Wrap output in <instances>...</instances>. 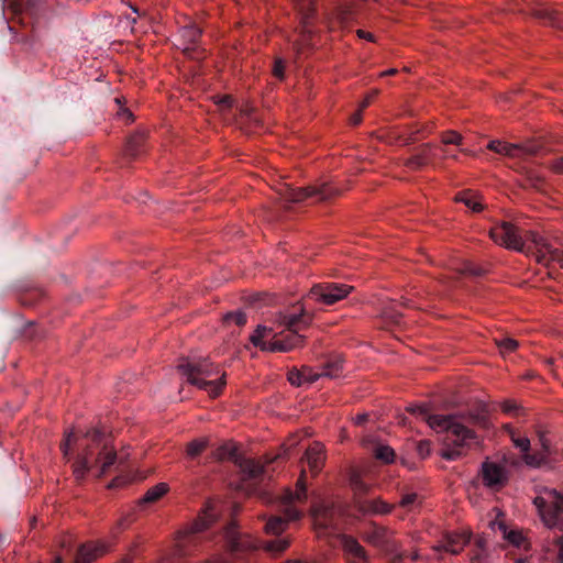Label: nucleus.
Wrapping results in <instances>:
<instances>
[{"label": "nucleus", "mask_w": 563, "mask_h": 563, "mask_svg": "<svg viewBox=\"0 0 563 563\" xmlns=\"http://www.w3.org/2000/svg\"><path fill=\"white\" fill-rule=\"evenodd\" d=\"M407 410L426 421L437 432L446 433L444 448L441 451L442 459L446 461H456L473 445L479 444L478 437L468 427L470 424L486 427L488 423L483 412L434 415L427 405H411Z\"/></svg>", "instance_id": "1"}, {"label": "nucleus", "mask_w": 563, "mask_h": 563, "mask_svg": "<svg viewBox=\"0 0 563 563\" xmlns=\"http://www.w3.org/2000/svg\"><path fill=\"white\" fill-rule=\"evenodd\" d=\"M489 235L495 243L508 250L533 253L540 264L549 265L550 262L560 263L563 260V241L555 239L552 243L534 231H527L522 236L519 229L510 222H501L492 228Z\"/></svg>", "instance_id": "2"}, {"label": "nucleus", "mask_w": 563, "mask_h": 563, "mask_svg": "<svg viewBox=\"0 0 563 563\" xmlns=\"http://www.w3.org/2000/svg\"><path fill=\"white\" fill-rule=\"evenodd\" d=\"M79 446L81 451L73 464V474L77 482H81L90 470L98 468V475L102 476L118 462L122 463V457L111 446L110 435L99 428L88 430Z\"/></svg>", "instance_id": "3"}, {"label": "nucleus", "mask_w": 563, "mask_h": 563, "mask_svg": "<svg viewBox=\"0 0 563 563\" xmlns=\"http://www.w3.org/2000/svg\"><path fill=\"white\" fill-rule=\"evenodd\" d=\"M307 500V486L305 481V472L302 471L301 476L298 478L296 484V490L287 489L280 498V512L282 515H273L265 522V531L267 534L276 536V539L265 542V550L273 553L279 554L284 552L290 544L288 537H278L283 533L288 522L299 520L302 516L301 510L298 509L297 505L303 504Z\"/></svg>", "instance_id": "4"}, {"label": "nucleus", "mask_w": 563, "mask_h": 563, "mask_svg": "<svg viewBox=\"0 0 563 563\" xmlns=\"http://www.w3.org/2000/svg\"><path fill=\"white\" fill-rule=\"evenodd\" d=\"M177 368L187 377L189 384L206 390L211 397H218L225 385L222 378L208 379L219 374L218 367L208 357H184Z\"/></svg>", "instance_id": "5"}, {"label": "nucleus", "mask_w": 563, "mask_h": 563, "mask_svg": "<svg viewBox=\"0 0 563 563\" xmlns=\"http://www.w3.org/2000/svg\"><path fill=\"white\" fill-rule=\"evenodd\" d=\"M349 482L353 490L354 509L358 514L362 516L388 515L393 511L395 507L393 504L383 500L380 497H368L371 486L363 481L358 471H351Z\"/></svg>", "instance_id": "6"}, {"label": "nucleus", "mask_w": 563, "mask_h": 563, "mask_svg": "<svg viewBox=\"0 0 563 563\" xmlns=\"http://www.w3.org/2000/svg\"><path fill=\"white\" fill-rule=\"evenodd\" d=\"M533 504L538 512L550 529L563 532V493L554 488L540 487Z\"/></svg>", "instance_id": "7"}, {"label": "nucleus", "mask_w": 563, "mask_h": 563, "mask_svg": "<svg viewBox=\"0 0 563 563\" xmlns=\"http://www.w3.org/2000/svg\"><path fill=\"white\" fill-rule=\"evenodd\" d=\"M214 457L218 460H230L240 468L242 481L247 485L255 486L264 478V465L253 459L242 457L233 443H224L217 449Z\"/></svg>", "instance_id": "8"}, {"label": "nucleus", "mask_w": 563, "mask_h": 563, "mask_svg": "<svg viewBox=\"0 0 563 563\" xmlns=\"http://www.w3.org/2000/svg\"><path fill=\"white\" fill-rule=\"evenodd\" d=\"M312 319L313 314L302 306L295 307L292 312L280 313L278 321L286 327L289 333L279 340L283 345L288 347V352L302 345L305 336L299 334V331L307 329Z\"/></svg>", "instance_id": "9"}, {"label": "nucleus", "mask_w": 563, "mask_h": 563, "mask_svg": "<svg viewBox=\"0 0 563 563\" xmlns=\"http://www.w3.org/2000/svg\"><path fill=\"white\" fill-rule=\"evenodd\" d=\"M342 190L329 183H321L308 187H286L280 191L282 199L287 203L301 202L312 198L318 202H328L340 196Z\"/></svg>", "instance_id": "10"}, {"label": "nucleus", "mask_w": 563, "mask_h": 563, "mask_svg": "<svg viewBox=\"0 0 563 563\" xmlns=\"http://www.w3.org/2000/svg\"><path fill=\"white\" fill-rule=\"evenodd\" d=\"M364 539L368 543L393 555L390 563L401 562L402 554L398 553L400 544L394 538V532L389 530L387 527L379 526L375 522H371L367 529L364 531Z\"/></svg>", "instance_id": "11"}, {"label": "nucleus", "mask_w": 563, "mask_h": 563, "mask_svg": "<svg viewBox=\"0 0 563 563\" xmlns=\"http://www.w3.org/2000/svg\"><path fill=\"white\" fill-rule=\"evenodd\" d=\"M487 148L489 151L505 155L510 158L528 159L529 157L537 156L541 152L542 146L538 142L514 144L499 140H494L487 144Z\"/></svg>", "instance_id": "12"}, {"label": "nucleus", "mask_w": 563, "mask_h": 563, "mask_svg": "<svg viewBox=\"0 0 563 563\" xmlns=\"http://www.w3.org/2000/svg\"><path fill=\"white\" fill-rule=\"evenodd\" d=\"M353 289L345 284L320 283L311 287L307 298L324 305H333L344 299Z\"/></svg>", "instance_id": "13"}, {"label": "nucleus", "mask_w": 563, "mask_h": 563, "mask_svg": "<svg viewBox=\"0 0 563 563\" xmlns=\"http://www.w3.org/2000/svg\"><path fill=\"white\" fill-rule=\"evenodd\" d=\"M311 516L317 530L325 532L328 530L336 529L339 510L334 504L320 501L313 505Z\"/></svg>", "instance_id": "14"}, {"label": "nucleus", "mask_w": 563, "mask_h": 563, "mask_svg": "<svg viewBox=\"0 0 563 563\" xmlns=\"http://www.w3.org/2000/svg\"><path fill=\"white\" fill-rule=\"evenodd\" d=\"M538 442L540 445V450L533 452L532 454H527L525 456V463L530 467H552L553 462L555 461L556 450L552 446L550 440L543 431H538Z\"/></svg>", "instance_id": "15"}, {"label": "nucleus", "mask_w": 563, "mask_h": 563, "mask_svg": "<svg viewBox=\"0 0 563 563\" xmlns=\"http://www.w3.org/2000/svg\"><path fill=\"white\" fill-rule=\"evenodd\" d=\"M438 151H441L445 156L448 155L441 146H435L431 143L422 144L416 148V152L409 158H407L405 165L412 170L420 169L431 164L439 156Z\"/></svg>", "instance_id": "16"}, {"label": "nucleus", "mask_w": 563, "mask_h": 563, "mask_svg": "<svg viewBox=\"0 0 563 563\" xmlns=\"http://www.w3.org/2000/svg\"><path fill=\"white\" fill-rule=\"evenodd\" d=\"M503 516L501 512H499L495 520L490 521L489 526L492 530L495 532H499L509 544L514 545L517 549L528 550L529 543L527 542L525 536L521 533V531L517 529H509L506 525V522L500 519Z\"/></svg>", "instance_id": "17"}, {"label": "nucleus", "mask_w": 563, "mask_h": 563, "mask_svg": "<svg viewBox=\"0 0 563 563\" xmlns=\"http://www.w3.org/2000/svg\"><path fill=\"white\" fill-rule=\"evenodd\" d=\"M202 31L196 26L190 25L184 27L181 37L184 40V54L192 59H201L205 57V49L198 45L199 38L201 37Z\"/></svg>", "instance_id": "18"}, {"label": "nucleus", "mask_w": 563, "mask_h": 563, "mask_svg": "<svg viewBox=\"0 0 563 563\" xmlns=\"http://www.w3.org/2000/svg\"><path fill=\"white\" fill-rule=\"evenodd\" d=\"M341 544L346 563H368L369 556L367 552L355 538L343 536Z\"/></svg>", "instance_id": "19"}, {"label": "nucleus", "mask_w": 563, "mask_h": 563, "mask_svg": "<svg viewBox=\"0 0 563 563\" xmlns=\"http://www.w3.org/2000/svg\"><path fill=\"white\" fill-rule=\"evenodd\" d=\"M106 552L107 547L103 543H84L78 548L74 563H92L97 558Z\"/></svg>", "instance_id": "20"}, {"label": "nucleus", "mask_w": 563, "mask_h": 563, "mask_svg": "<svg viewBox=\"0 0 563 563\" xmlns=\"http://www.w3.org/2000/svg\"><path fill=\"white\" fill-rule=\"evenodd\" d=\"M305 460L313 474H318L324 462V450L320 443L314 442L305 453Z\"/></svg>", "instance_id": "21"}, {"label": "nucleus", "mask_w": 563, "mask_h": 563, "mask_svg": "<svg viewBox=\"0 0 563 563\" xmlns=\"http://www.w3.org/2000/svg\"><path fill=\"white\" fill-rule=\"evenodd\" d=\"M532 15L547 25L563 27V16L556 10L549 7H538L532 10Z\"/></svg>", "instance_id": "22"}, {"label": "nucleus", "mask_w": 563, "mask_h": 563, "mask_svg": "<svg viewBox=\"0 0 563 563\" xmlns=\"http://www.w3.org/2000/svg\"><path fill=\"white\" fill-rule=\"evenodd\" d=\"M483 481L489 487L501 485L505 481L503 468L497 464L485 462L483 464Z\"/></svg>", "instance_id": "23"}, {"label": "nucleus", "mask_w": 563, "mask_h": 563, "mask_svg": "<svg viewBox=\"0 0 563 563\" xmlns=\"http://www.w3.org/2000/svg\"><path fill=\"white\" fill-rule=\"evenodd\" d=\"M323 377L336 378L343 372V357L339 354L330 356L320 366Z\"/></svg>", "instance_id": "24"}, {"label": "nucleus", "mask_w": 563, "mask_h": 563, "mask_svg": "<svg viewBox=\"0 0 563 563\" xmlns=\"http://www.w3.org/2000/svg\"><path fill=\"white\" fill-rule=\"evenodd\" d=\"M225 534L228 543L232 551H244L249 547V544L243 540V538L238 532L234 525H230L227 528Z\"/></svg>", "instance_id": "25"}, {"label": "nucleus", "mask_w": 563, "mask_h": 563, "mask_svg": "<svg viewBox=\"0 0 563 563\" xmlns=\"http://www.w3.org/2000/svg\"><path fill=\"white\" fill-rule=\"evenodd\" d=\"M296 8L301 15L302 22L308 25L316 12V0H296Z\"/></svg>", "instance_id": "26"}, {"label": "nucleus", "mask_w": 563, "mask_h": 563, "mask_svg": "<svg viewBox=\"0 0 563 563\" xmlns=\"http://www.w3.org/2000/svg\"><path fill=\"white\" fill-rule=\"evenodd\" d=\"M456 200L463 202L467 208H470L474 212H479L483 210V205L478 200L477 195L471 190L460 192L456 196Z\"/></svg>", "instance_id": "27"}, {"label": "nucleus", "mask_w": 563, "mask_h": 563, "mask_svg": "<svg viewBox=\"0 0 563 563\" xmlns=\"http://www.w3.org/2000/svg\"><path fill=\"white\" fill-rule=\"evenodd\" d=\"M547 552L550 553L559 563H563V536L554 534L548 542Z\"/></svg>", "instance_id": "28"}, {"label": "nucleus", "mask_w": 563, "mask_h": 563, "mask_svg": "<svg viewBox=\"0 0 563 563\" xmlns=\"http://www.w3.org/2000/svg\"><path fill=\"white\" fill-rule=\"evenodd\" d=\"M168 490V486L165 483H159L151 487L143 498L140 500L142 504H151L158 500Z\"/></svg>", "instance_id": "29"}, {"label": "nucleus", "mask_w": 563, "mask_h": 563, "mask_svg": "<svg viewBox=\"0 0 563 563\" xmlns=\"http://www.w3.org/2000/svg\"><path fill=\"white\" fill-rule=\"evenodd\" d=\"M508 431L515 446L523 453V460L527 454H532L530 452V440L527 437L520 435L516 430L511 428H508Z\"/></svg>", "instance_id": "30"}, {"label": "nucleus", "mask_w": 563, "mask_h": 563, "mask_svg": "<svg viewBox=\"0 0 563 563\" xmlns=\"http://www.w3.org/2000/svg\"><path fill=\"white\" fill-rule=\"evenodd\" d=\"M143 143H144L143 134L132 135L126 143L125 154L130 157H136L141 153Z\"/></svg>", "instance_id": "31"}, {"label": "nucleus", "mask_w": 563, "mask_h": 563, "mask_svg": "<svg viewBox=\"0 0 563 563\" xmlns=\"http://www.w3.org/2000/svg\"><path fill=\"white\" fill-rule=\"evenodd\" d=\"M208 448V440H194L187 444L186 454L190 459L198 457Z\"/></svg>", "instance_id": "32"}, {"label": "nucleus", "mask_w": 563, "mask_h": 563, "mask_svg": "<svg viewBox=\"0 0 563 563\" xmlns=\"http://www.w3.org/2000/svg\"><path fill=\"white\" fill-rule=\"evenodd\" d=\"M273 332L272 328L265 325H258L254 333L251 335L250 340L256 347L262 350V346L265 344L264 338Z\"/></svg>", "instance_id": "33"}, {"label": "nucleus", "mask_w": 563, "mask_h": 563, "mask_svg": "<svg viewBox=\"0 0 563 563\" xmlns=\"http://www.w3.org/2000/svg\"><path fill=\"white\" fill-rule=\"evenodd\" d=\"M374 455L377 460L384 463H391L394 462L395 459L394 450L390 446L384 444L376 445L374 450Z\"/></svg>", "instance_id": "34"}, {"label": "nucleus", "mask_w": 563, "mask_h": 563, "mask_svg": "<svg viewBox=\"0 0 563 563\" xmlns=\"http://www.w3.org/2000/svg\"><path fill=\"white\" fill-rule=\"evenodd\" d=\"M526 186L534 189H541L544 185V178L530 169H525Z\"/></svg>", "instance_id": "35"}, {"label": "nucleus", "mask_w": 563, "mask_h": 563, "mask_svg": "<svg viewBox=\"0 0 563 563\" xmlns=\"http://www.w3.org/2000/svg\"><path fill=\"white\" fill-rule=\"evenodd\" d=\"M399 305H391L384 309L383 316L391 323L398 324L402 318V312L398 309Z\"/></svg>", "instance_id": "36"}, {"label": "nucleus", "mask_w": 563, "mask_h": 563, "mask_svg": "<svg viewBox=\"0 0 563 563\" xmlns=\"http://www.w3.org/2000/svg\"><path fill=\"white\" fill-rule=\"evenodd\" d=\"M463 137L456 131H445L441 135V142L443 145H461Z\"/></svg>", "instance_id": "37"}, {"label": "nucleus", "mask_w": 563, "mask_h": 563, "mask_svg": "<svg viewBox=\"0 0 563 563\" xmlns=\"http://www.w3.org/2000/svg\"><path fill=\"white\" fill-rule=\"evenodd\" d=\"M299 375L302 376V379L305 383H314L320 377H323V374H321V371H314L312 367L309 366H302L301 369H299Z\"/></svg>", "instance_id": "38"}, {"label": "nucleus", "mask_w": 563, "mask_h": 563, "mask_svg": "<svg viewBox=\"0 0 563 563\" xmlns=\"http://www.w3.org/2000/svg\"><path fill=\"white\" fill-rule=\"evenodd\" d=\"M78 438L74 431L66 434L65 440L60 443V450L65 459L69 460L70 446L73 443H77Z\"/></svg>", "instance_id": "39"}, {"label": "nucleus", "mask_w": 563, "mask_h": 563, "mask_svg": "<svg viewBox=\"0 0 563 563\" xmlns=\"http://www.w3.org/2000/svg\"><path fill=\"white\" fill-rule=\"evenodd\" d=\"M223 320L225 323L234 322L239 327H243L246 323V314L242 311L228 312Z\"/></svg>", "instance_id": "40"}, {"label": "nucleus", "mask_w": 563, "mask_h": 563, "mask_svg": "<svg viewBox=\"0 0 563 563\" xmlns=\"http://www.w3.org/2000/svg\"><path fill=\"white\" fill-rule=\"evenodd\" d=\"M486 269L474 263L467 262L463 265L462 273L474 277H481L486 274Z\"/></svg>", "instance_id": "41"}, {"label": "nucleus", "mask_w": 563, "mask_h": 563, "mask_svg": "<svg viewBox=\"0 0 563 563\" xmlns=\"http://www.w3.org/2000/svg\"><path fill=\"white\" fill-rule=\"evenodd\" d=\"M262 351L265 352H288V347L282 344L279 338H274L273 340L265 342L262 346Z\"/></svg>", "instance_id": "42"}, {"label": "nucleus", "mask_w": 563, "mask_h": 563, "mask_svg": "<svg viewBox=\"0 0 563 563\" xmlns=\"http://www.w3.org/2000/svg\"><path fill=\"white\" fill-rule=\"evenodd\" d=\"M466 543L467 539L465 537L451 538L448 541L446 550L452 553H459Z\"/></svg>", "instance_id": "43"}, {"label": "nucleus", "mask_w": 563, "mask_h": 563, "mask_svg": "<svg viewBox=\"0 0 563 563\" xmlns=\"http://www.w3.org/2000/svg\"><path fill=\"white\" fill-rule=\"evenodd\" d=\"M497 345L500 350V352L504 353H510L515 351L518 346V342L514 339L506 338L497 342Z\"/></svg>", "instance_id": "44"}, {"label": "nucleus", "mask_w": 563, "mask_h": 563, "mask_svg": "<svg viewBox=\"0 0 563 563\" xmlns=\"http://www.w3.org/2000/svg\"><path fill=\"white\" fill-rule=\"evenodd\" d=\"M273 75L278 78L279 80H283L285 77V62L284 59L277 57L274 62L273 67Z\"/></svg>", "instance_id": "45"}, {"label": "nucleus", "mask_w": 563, "mask_h": 563, "mask_svg": "<svg viewBox=\"0 0 563 563\" xmlns=\"http://www.w3.org/2000/svg\"><path fill=\"white\" fill-rule=\"evenodd\" d=\"M417 499H418V494H416V493L405 494L401 497L399 505L402 508L410 509L411 506L417 501Z\"/></svg>", "instance_id": "46"}, {"label": "nucleus", "mask_w": 563, "mask_h": 563, "mask_svg": "<svg viewBox=\"0 0 563 563\" xmlns=\"http://www.w3.org/2000/svg\"><path fill=\"white\" fill-rule=\"evenodd\" d=\"M417 452L420 457H427L431 452V443L428 440H422L417 444Z\"/></svg>", "instance_id": "47"}, {"label": "nucleus", "mask_w": 563, "mask_h": 563, "mask_svg": "<svg viewBox=\"0 0 563 563\" xmlns=\"http://www.w3.org/2000/svg\"><path fill=\"white\" fill-rule=\"evenodd\" d=\"M548 167L556 174H563V156L556 157L549 162Z\"/></svg>", "instance_id": "48"}, {"label": "nucleus", "mask_w": 563, "mask_h": 563, "mask_svg": "<svg viewBox=\"0 0 563 563\" xmlns=\"http://www.w3.org/2000/svg\"><path fill=\"white\" fill-rule=\"evenodd\" d=\"M503 411L507 413H518L521 408L512 400H507L501 406Z\"/></svg>", "instance_id": "49"}, {"label": "nucleus", "mask_w": 563, "mask_h": 563, "mask_svg": "<svg viewBox=\"0 0 563 563\" xmlns=\"http://www.w3.org/2000/svg\"><path fill=\"white\" fill-rule=\"evenodd\" d=\"M132 520H133V519L131 518V516H130V515H129V516H125V517H123V518H121V519L117 522V526H115L114 530L112 531L113 537H114V538L117 537V532H115L117 530H118V531H121V530L125 529V528H126V527L132 522Z\"/></svg>", "instance_id": "50"}, {"label": "nucleus", "mask_w": 563, "mask_h": 563, "mask_svg": "<svg viewBox=\"0 0 563 563\" xmlns=\"http://www.w3.org/2000/svg\"><path fill=\"white\" fill-rule=\"evenodd\" d=\"M288 380L296 386H300L301 384L305 383L302 376L299 375V371H290L288 375Z\"/></svg>", "instance_id": "51"}, {"label": "nucleus", "mask_w": 563, "mask_h": 563, "mask_svg": "<svg viewBox=\"0 0 563 563\" xmlns=\"http://www.w3.org/2000/svg\"><path fill=\"white\" fill-rule=\"evenodd\" d=\"M213 521V517L211 515H206L199 523H197L199 527L198 530H202L209 527V525Z\"/></svg>", "instance_id": "52"}, {"label": "nucleus", "mask_w": 563, "mask_h": 563, "mask_svg": "<svg viewBox=\"0 0 563 563\" xmlns=\"http://www.w3.org/2000/svg\"><path fill=\"white\" fill-rule=\"evenodd\" d=\"M362 112L363 110L360 108L355 113H353L350 118V122L353 125H357L362 121Z\"/></svg>", "instance_id": "53"}, {"label": "nucleus", "mask_w": 563, "mask_h": 563, "mask_svg": "<svg viewBox=\"0 0 563 563\" xmlns=\"http://www.w3.org/2000/svg\"><path fill=\"white\" fill-rule=\"evenodd\" d=\"M377 93H378V91H377V90H374L372 93H369V95H368V96H367V97L362 101V103H361L360 108H361L362 110H364L365 108H367V107L371 104V102H372L373 98H374Z\"/></svg>", "instance_id": "54"}, {"label": "nucleus", "mask_w": 563, "mask_h": 563, "mask_svg": "<svg viewBox=\"0 0 563 563\" xmlns=\"http://www.w3.org/2000/svg\"><path fill=\"white\" fill-rule=\"evenodd\" d=\"M368 420L367 413H360L354 418V422L357 426H363Z\"/></svg>", "instance_id": "55"}, {"label": "nucleus", "mask_w": 563, "mask_h": 563, "mask_svg": "<svg viewBox=\"0 0 563 563\" xmlns=\"http://www.w3.org/2000/svg\"><path fill=\"white\" fill-rule=\"evenodd\" d=\"M357 35L361 37V38H365V40H368V41H374V36L372 33H368L364 30H357Z\"/></svg>", "instance_id": "56"}, {"label": "nucleus", "mask_w": 563, "mask_h": 563, "mask_svg": "<svg viewBox=\"0 0 563 563\" xmlns=\"http://www.w3.org/2000/svg\"><path fill=\"white\" fill-rule=\"evenodd\" d=\"M395 74H397V69H396V68H390V69H388V70H386V71L382 73L380 75H382V76H393V75H395Z\"/></svg>", "instance_id": "57"}, {"label": "nucleus", "mask_w": 563, "mask_h": 563, "mask_svg": "<svg viewBox=\"0 0 563 563\" xmlns=\"http://www.w3.org/2000/svg\"><path fill=\"white\" fill-rule=\"evenodd\" d=\"M54 563H64V559L60 554L56 555L54 559Z\"/></svg>", "instance_id": "58"}, {"label": "nucleus", "mask_w": 563, "mask_h": 563, "mask_svg": "<svg viewBox=\"0 0 563 563\" xmlns=\"http://www.w3.org/2000/svg\"><path fill=\"white\" fill-rule=\"evenodd\" d=\"M296 444H297V440L295 438L289 440V444H288L287 450H289V448H291V446H295Z\"/></svg>", "instance_id": "59"}, {"label": "nucleus", "mask_w": 563, "mask_h": 563, "mask_svg": "<svg viewBox=\"0 0 563 563\" xmlns=\"http://www.w3.org/2000/svg\"><path fill=\"white\" fill-rule=\"evenodd\" d=\"M120 563H132V559L130 556H125L121 560Z\"/></svg>", "instance_id": "60"}, {"label": "nucleus", "mask_w": 563, "mask_h": 563, "mask_svg": "<svg viewBox=\"0 0 563 563\" xmlns=\"http://www.w3.org/2000/svg\"><path fill=\"white\" fill-rule=\"evenodd\" d=\"M412 141H413V140H412V137H405V139L402 140V145H407V144H409V143H410V142H412Z\"/></svg>", "instance_id": "61"}, {"label": "nucleus", "mask_w": 563, "mask_h": 563, "mask_svg": "<svg viewBox=\"0 0 563 563\" xmlns=\"http://www.w3.org/2000/svg\"><path fill=\"white\" fill-rule=\"evenodd\" d=\"M119 485V479H114L111 482V484L109 485L110 488H113V487H117Z\"/></svg>", "instance_id": "62"}, {"label": "nucleus", "mask_w": 563, "mask_h": 563, "mask_svg": "<svg viewBox=\"0 0 563 563\" xmlns=\"http://www.w3.org/2000/svg\"><path fill=\"white\" fill-rule=\"evenodd\" d=\"M19 10H20V9L18 8V4H16V3H13V11L16 13V12H19Z\"/></svg>", "instance_id": "63"}, {"label": "nucleus", "mask_w": 563, "mask_h": 563, "mask_svg": "<svg viewBox=\"0 0 563 563\" xmlns=\"http://www.w3.org/2000/svg\"><path fill=\"white\" fill-rule=\"evenodd\" d=\"M401 306H406V307H409V300H406L401 303Z\"/></svg>", "instance_id": "64"}]
</instances>
